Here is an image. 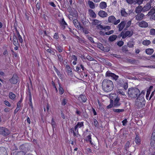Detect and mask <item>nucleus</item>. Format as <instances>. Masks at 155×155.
<instances>
[{"mask_svg": "<svg viewBox=\"0 0 155 155\" xmlns=\"http://www.w3.org/2000/svg\"><path fill=\"white\" fill-rule=\"evenodd\" d=\"M73 23L76 28H79V27H80V28L81 27L80 24L78 23V21L77 19H74L73 20Z\"/></svg>", "mask_w": 155, "mask_h": 155, "instance_id": "nucleus-30", "label": "nucleus"}, {"mask_svg": "<svg viewBox=\"0 0 155 155\" xmlns=\"http://www.w3.org/2000/svg\"><path fill=\"white\" fill-rule=\"evenodd\" d=\"M69 131V132H71V133H73V135L74 136H76L77 135V134H78L76 132V131H75L74 128H71L70 129Z\"/></svg>", "mask_w": 155, "mask_h": 155, "instance_id": "nucleus-41", "label": "nucleus"}, {"mask_svg": "<svg viewBox=\"0 0 155 155\" xmlns=\"http://www.w3.org/2000/svg\"><path fill=\"white\" fill-rule=\"evenodd\" d=\"M98 104L99 109L101 110H103L104 109V108L103 107L102 105L99 101H98Z\"/></svg>", "mask_w": 155, "mask_h": 155, "instance_id": "nucleus-62", "label": "nucleus"}, {"mask_svg": "<svg viewBox=\"0 0 155 155\" xmlns=\"http://www.w3.org/2000/svg\"><path fill=\"white\" fill-rule=\"evenodd\" d=\"M58 90L60 95H62L64 93V89L60 83H58Z\"/></svg>", "mask_w": 155, "mask_h": 155, "instance_id": "nucleus-20", "label": "nucleus"}, {"mask_svg": "<svg viewBox=\"0 0 155 155\" xmlns=\"http://www.w3.org/2000/svg\"><path fill=\"white\" fill-rule=\"evenodd\" d=\"M77 99L78 102L81 103H85L87 101V98L86 96L83 94H81L79 95Z\"/></svg>", "mask_w": 155, "mask_h": 155, "instance_id": "nucleus-11", "label": "nucleus"}, {"mask_svg": "<svg viewBox=\"0 0 155 155\" xmlns=\"http://www.w3.org/2000/svg\"><path fill=\"white\" fill-rule=\"evenodd\" d=\"M144 16V15L143 13H140L137 15L135 16L136 19L137 21L142 20Z\"/></svg>", "mask_w": 155, "mask_h": 155, "instance_id": "nucleus-22", "label": "nucleus"}, {"mask_svg": "<svg viewBox=\"0 0 155 155\" xmlns=\"http://www.w3.org/2000/svg\"><path fill=\"white\" fill-rule=\"evenodd\" d=\"M124 44V42L122 41H120L117 43V45L119 47H121Z\"/></svg>", "mask_w": 155, "mask_h": 155, "instance_id": "nucleus-60", "label": "nucleus"}, {"mask_svg": "<svg viewBox=\"0 0 155 155\" xmlns=\"http://www.w3.org/2000/svg\"><path fill=\"white\" fill-rule=\"evenodd\" d=\"M55 47L59 53L62 52L63 51V47L60 46L58 43L55 45Z\"/></svg>", "mask_w": 155, "mask_h": 155, "instance_id": "nucleus-25", "label": "nucleus"}, {"mask_svg": "<svg viewBox=\"0 0 155 155\" xmlns=\"http://www.w3.org/2000/svg\"><path fill=\"white\" fill-rule=\"evenodd\" d=\"M85 140L87 142H89L91 145H92L94 144L93 143L92 141L91 135V134H90L88 135L85 137Z\"/></svg>", "mask_w": 155, "mask_h": 155, "instance_id": "nucleus-24", "label": "nucleus"}, {"mask_svg": "<svg viewBox=\"0 0 155 155\" xmlns=\"http://www.w3.org/2000/svg\"><path fill=\"white\" fill-rule=\"evenodd\" d=\"M77 38L79 43H84L85 42L83 38H80L79 37H78Z\"/></svg>", "mask_w": 155, "mask_h": 155, "instance_id": "nucleus-63", "label": "nucleus"}, {"mask_svg": "<svg viewBox=\"0 0 155 155\" xmlns=\"http://www.w3.org/2000/svg\"><path fill=\"white\" fill-rule=\"evenodd\" d=\"M89 14L91 17L93 18H95L96 17V15L92 9L89 10Z\"/></svg>", "mask_w": 155, "mask_h": 155, "instance_id": "nucleus-23", "label": "nucleus"}, {"mask_svg": "<svg viewBox=\"0 0 155 155\" xmlns=\"http://www.w3.org/2000/svg\"><path fill=\"white\" fill-rule=\"evenodd\" d=\"M108 22L112 23L114 25H117L120 22V19L116 20L115 17L113 15L109 16L108 18Z\"/></svg>", "mask_w": 155, "mask_h": 155, "instance_id": "nucleus-8", "label": "nucleus"}, {"mask_svg": "<svg viewBox=\"0 0 155 155\" xmlns=\"http://www.w3.org/2000/svg\"><path fill=\"white\" fill-rule=\"evenodd\" d=\"M150 34L151 35H155V29L152 28L150 30Z\"/></svg>", "mask_w": 155, "mask_h": 155, "instance_id": "nucleus-58", "label": "nucleus"}, {"mask_svg": "<svg viewBox=\"0 0 155 155\" xmlns=\"http://www.w3.org/2000/svg\"><path fill=\"white\" fill-rule=\"evenodd\" d=\"M107 7V3L104 2H101L99 4V7L101 9H105Z\"/></svg>", "mask_w": 155, "mask_h": 155, "instance_id": "nucleus-27", "label": "nucleus"}, {"mask_svg": "<svg viewBox=\"0 0 155 155\" xmlns=\"http://www.w3.org/2000/svg\"><path fill=\"white\" fill-rule=\"evenodd\" d=\"M51 124L52 126L53 129L54 130L56 126V124L55 121H54V119L52 118L51 120Z\"/></svg>", "mask_w": 155, "mask_h": 155, "instance_id": "nucleus-42", "label": "nucleus"}, {"mask_svg": "<svg viewBox=\"0 0 155 155\" xmlns=\"http://www.w3.org/2000/svg\"><path fill=\"white\" fill-rule=\"evenodd\" d=\"M94 124L95 127H97L99 126V123L96 119H94Z\"/></svg>", "mask_w": 155, "mask_h": 155, "instance_id": "nucleus-52", "label": "nucleus"}, {"mask_svg": "<svg viewBox=\"0 0 155 155\" xmlns=\"http://www.w3.org/2000/svg\"><path fill=\"white\" fill-rule=\"evenodd\" d=\"M134 45V42L133 41H129L127 43V46L129 48H133Z\"/></svg>", "mask_w": 155, "mask_h": 155, "instance_id": "nucleus-36", "label": "nucleus"}, {"mask_svg": "<svg viewBox=\"0 0 155 155\" xmlns=\"http://www.w3.org/2000/svg\"><path fill=\"white\" fill-rule=\"evenodd\" d=\"M9 81L12 84H15L17 83H19L20 80L19 77L17 74H14L12 77L9 79Z\"/></svg>", "mask_w": 155, "mask_h": 155, "instance_id": "nucleus-7", "label": "nucleus"}, {"mask_svg": "<svg viewBox=\"0 0 155 155\" xmlns=\"http://www.w3.org/2000/svg\"><path fill=\"white\" fill-rule=\"evenodd\" d=\"M80 29L83 30V32L85 34H88L89 33V31L87 29H84V28L82 26L80 28Z\"/></svg>", "mask_w": 155, "mask_h": 155, "instance_id": "nucleus-57", "label": "nucleus"}, {"mask_svg": "<svg viewBox=\"0 0 155 155\" xmlns=\"http://www.w3.org/2000/svg\"><path fill=\"white\" fill-rule=\"evenodd\" d=\"M59 24L62 29L64 30L68 27V25L63 18L58 21Z\"/></svg>", "mask_w": 155, "mask_h": 155, "instance_id": "nucleus-10", "label": "nucleus"}, {"mask_svg": "<svg viewBox=\"0 0 155 155\" xmlns=\"http://www.w3.org/2000/svg\"><path fill=\"white\" fill-rule=\"evenodd\" d=\"M67 101V100L65 98H63L61 102V105L63 106H65L66 104Z\"/></svg>", "mask_w": 155, "mask_h": 155, "instance_id": "nucleus-51", "label": "nucleus"}, {"mask_svg": "<svg viewBox=\"0 0 155 155\" xmlns=\"http://www.w3.org/2000/svg\"><path fill=\"white\" fill-rule=\"evenodd\" d=\"M47 51L49 53L51 54H55V52L54 51L52 50L51 49H48L47 50Z\"/></svg>", "mask_w": 155, "mask_h": 155, "instance_id": "nucleus-61", "label": "nucleus"}, {"mask_svg": "<svg viewBox=\"0 0 155 155\" xmlns=\"http://www.w3.org/2000/svg\"><path fill=\"white\" fill-rule=\"evenodd\" d=\"M136 143L137 144H140V143L141 140L138 135H136L135 139Z\"/></svg>", "mask_w": 155, "mask_h": 155, "instance_id": "nucleus-35", "label": "nucleus"}, {"mask_svg": "<svg viewBox=\"0 0 155 155\" xmlns=\"http://www.w3.org/2000/svg\"><path fill=\"white\" fill-rule=\"evenodd\" d=\"M26 94H27L26 98L28 99L29 101V102H28V104H29V108L30 107L31 110H34V107L32 102L31 93L30 89L28 86V90L26 92Z\"/></svg>", "mask_w": 155, "mask_h": 155, "instance_id": "nucleus-5", "label": "nucleus"}, {"mask_svg": "<svg viewBox=\"0 0 155 155\" xmlns=\"http://www.w3.org/2000/svg\"><path fill=\"white\" fill-rule=\"evenodd\" d=\"M16 34L17 36V38L18 39V41L20 43H22L23 41V39L19 32L18 31H16Z\"/></svg>", "mask_w": 155, "mask_h": 155, "instance_id": "nucleus-28", "label": "nucleus"}, {"mask_svg": "<svg viewBox=\"0 0 155 155\" xmlns=\"http://www.w3.org/2000/svg\"><path fill=\"white\" fill-rule=\"evenodd\" d=\"M151 43L150 41L148 40H144L142 42V44L145 46H148L150 45Z\"/></svg>", "mask_w": 155, "mask_h": 155, "instance_id": "nucleus-33", "label": "nucleus"}, {"mask_svg": "<svg viewBox=\"0 0 155 155\" xmlns=\"http://www.w3.org/2000/svg\"><path fill=\"white\" fill-rule=\"evenodd\" d=\"M100 22V21L97 19H94L92 21V23L94 25H97L98 24H99Z\"/></svg>", "mask_w": 155, "mask_h": 155, "instance_id": "nucleus-44", "label": "nucleus"}, {"mask_svg": "<svg viewBox=\"0 0 155 155\" xmlns=\"http://www.w3.org/2000/svg\"><path fill=\"white\" fill-rule=\"evenodd\" d=\"M57 56L58 57V60L59 62H62L63 58L62 55L61 54H59L57 55Z\"/></svg>", "mask_w": 155, "mask_h": 155, "instance_id": "nucleus-46", "label": "nucleus"}, {"mask_svg": "<svg viewBox=\"0 0 155 155\" xmlns=\"http://www.w3.org/2000/svg\"><path fill=\"white\" fill-rule=\"evenodd\" d=\"M134 30L131 29L130 30H125L124 29L121 32L120 36L123 39H125L126 37H130L133 34Z\"/></svg>", "mask_w": 155, "mask_h": 155, "instance_id": "nucleus-4", "label": "nucleus"}, {"mask_svg": "<svg viewBox=\"0 0 155 155\" xmlns=\"http://www.w3.org/2000/svg\"><path fill=\"white\" fill-rule=\"evenodd\" d=\"M144 98H141V99H140L138 98L136 99L135 101V105L137 107V108H140L143 107L145 105V101H144Z\"/></svg>", "mask_w": 155, "mask_h": 155, "instance_id": "nucleus-6", "label": "nucleus"}, {"mask_svg": "<svg viewBox=\"0 0 155 155\" xmlns=\"http://www.w3.org/2000/svg\"><path fill=\"white\" fill-rule=\"evenodd\" d=\"M59 35L58 32H55L54 33L53 36V38L56 40H58L59 38Z\"/></svg>", "mask_w": 155, "mask_h": 155, "instance_id": "nucleus-50", "label": "nucleus"}, {"mask_svg": "<svg viewBox=\"0 0 155 155\" xmlns=\"http://www.w3.org/2000/svg\"><path fill=\"white\" fill-rule=\"evenodd\" d=\"M88 4L89 6L91 8L94 9L95 8V5L93 2L90 1H88Z\"/></svg>", "mask_w": 155, "mask_h": 155, "instance_id": "nucleus-37", "label": "nucleus"}, {"mask_svg": "<svg viewBox=\"0 0 155 155\" xmlns=\"http://www.w3.org/2000/svg\"><path fill=\"white\" fill-rule=\"evenodd\" d=\"M15 95L12 92H10L9 94V97L12 100H14L15 98Z\"/></svg>", "mask_w": 155, "mask_h": 155, "instance_id": "nucleus-38", "label": "nucleus"}, {"mask_svg": "<svg viewBox=\"0 0 155 155\" xmlns=\"http://www.w3.org/2000/svg\"><path fill=\"white\" fill-rule=\"evenodd\" d=\"M65 71L68 75L72 76L73 75V72L72 71V68L68 64H66L65 65Z\"/></svg>", "mask_w": 155, "mask_h": 155, "instance_id": "nucleus-14", "label": "nucleus"}, {"mask_svg": "<svg viewBox=\"0 0 155 155\" xmlns=\"http://www.w3.org/2000/svg\"><path fill=\"white\" fill-rule=\"evenodd\" d=\"M96 28L100 30H102L104 29V27L102 25H101L100 24H99L96 26Z\"/></svg>", "mask_w": 155, "mask_h": 155, "instance_id": "nucleus-59", "label": "nucleus"}, {"mask_svg": "<svg viewBox=\"0 0 155 155\" xmlns=\"http://www.w3.org/2000/svg\"><path fill=\"white\" fill-rule=\"evenodd\" d=\"M105 76L106 77H111L112 78L116 81L119 78L118 75H116L114 73L111 72L110 71H107L106 73Z\"/></svg>", "mask_w": 155, "mask_h": 155, "instance_id": "nucleus-12", "label": "nucleus"}, {"mask_svg": "<svg viewBox=\"0 0 155 155\" xmlns=\"http://www.w3.org/2000/svg\"><path fill=\"white\" fill-rule=\"evenodd\" d=\"M151 7V5L150 3H148L144 6V8L146 11H148Z\"/></svg>", "mask_w": 155, "mask_h": 155, "instance_id": "nucleus-39", "label": "nucleus"}, {"mask_svg": "<svg viewBox=\"0 0 155 155\" xmlns=\"http://www.w3.org/2000/svg\"><path fill=\"white\" fill-rule=\"evenodd\" d=\"M102 87L104 91L109 92L112 91L114 88L113 82L111 80L104 79L102 84Z\"/></svg>", "mask_w": 155, "mask_h": 155, "instance_id": "nucleus-1", "label": "nucleus"}, {"mask_svg": "<svg viewBox=\"0 0 155 155\" xmlns=\"http://www.w3.org/2000/svg\"><path fill=\"white\" fill-rule=\"evenodd\" d=\"M117 38L116 35H113L110 36L108 38V40L110 41H115Z\"/></svg>", "mask_w": 155, "mask_h": 155, "instance_id": "nucleus-31", "label": "nucleus"}, {"mask_svg": "<svg viewBox=\"0 0 155 155\" xmlns=\"http://www.w3.org/2000/svg\"><path fill=\"white\" fill-rule=\"evenodd\" d=\"M153 87L152 86H150L149 88L148 89L147 91V94H150L151 91L152 89L153 88Z\"/></svg>", "mask_w": 155, "mask_h": 155, "instance_id": "nucleus-54", "label": "nucleus"}, {"mask_svg": "<svg viewBox=\"0 0 155 155\" xmlns=\"http://www.w3.org/2000/svg\"><path fill=\"white\" fill-rule=\"evenodd\" d=\"M154 49L153 48H148L146 49L145 50V52L148 55H151L154 52Z\"/></svg>", "mask_w": 155, "mask_h": 155, "instance_id": "nucleus-26", "label": "nucleus"}, {"mask_svg": "<svg viewBox=\"0 0 155 155\" xmlns=\"http://www.w3.org/2000/svg\"><path fill=\"white\" fill-rule=\"evenodd\" d=\"M53 68L54 70L57 73L58 77L60 78H62V75L60 71L55 66H53Z\"/></svg>", "mask_w": 155, "mask_h": 155, "instance_id": "nucleus-29", "label": "nucleus"}, {"mask_svg": "<svg viewBox=\"0 0 155 155\" xmlns=\"http://www.w3.org/2000/svg\"><path fill=\"white\" fill-rule=\"evenodd\" d=\"M98 15L99 16L102 18L106 17L108 15L107 13L103 10L100 11L98 12Z\"/></svg>", "mask_w": 155, "mask_h": 155, "instance_id": "nucleus-18", "label": "nucleus"}, {"mask_svg": "<svg viewBox=\"0 0 155 155\" xmlns=\"http://www.w3.org/2000/svg\"><path fill=\"white\" fill-rule=\"evenodd\" d=\"M71 59L72 61L74 60L72 62L73 64L74 65H76L78 60L77 56L74 55H72L71 57Z\"/></svg>", "mask_w": 155, "mask_h": 155, "instance_id": "nucleus-19", "label": "nucleus"}, {"mask_svg": "<svg viewBox=\"0 0 155 155\" xmlns=\"http://www.w3.org/2000/svg\"><path fill=\"white\" fill-rule=\"evenodd\" d=\"M126 25V22L125 21H122L118 25V28L119 31L123 30Z\"/></svg>", "mask_w": 155, "mask_h": 155, "instance_id": "nucleus-17", "label": "nucleus"}, {"mask_svg": "<svg viewBox=\"0 0 155 155\" xmlns=\"http://www.w3.org/2000/svg\"><path fill=\"white\" fill-rule=\"evenodd\" d=\"M114 101L112 99H110V104L107 107V109L111 108L112 107L114 104Z\"/></svg>", "mask_w": 155, "mask_h": 155, "instance_id": "nucleus-40", "label": "nucleus"}, {"mask_svg": "<svg viewBox=\"0 0 155 155\" xmlns=\"http://www.w3.org/2000/svg\"><path fill=\"white\" fill-rule=\"evenodd\" d=\"M155 13V9L153 8L151 9L150 11L148 13V14L149 15H153Z\"/></svg>", "mask_w": 155, "mask_h": 155, "instance_id": "nucleus-49", "label": "nucleus"}, {"mask_svg": "<svg viewBox=\"0 0 155 155\" xmlns=\"http://www.w3.org/2000/svg\"><path fill=\"white\" fill-rule=\"evenodd\" d=\"M13 37V43L14 45L15 46H16V45H19L18 41L17 36L15 35H14Z\"/></svg>", "mask_w": 155, "mask_h": 155, "instance_id": "nucleus-21", "label": "nucleus"}, {"mask_svg": "<svg viewBox=\"0 0 155 155\" xmlns=\"http://www.w3.org/2000/svg\"><path fill=\"white\" fill-rule=\"evenodd\" d=\"M118 84L121 87L124 88H118L117 91V93L122 95H125V91L128 87V83L124 81L122 79H120L118 82Z\"/></svg>", "mask_w": 155, "mask_h": 155, "instance_id": "nucleus-3", "label": "nucleus"}, {"mask_svg": "<svg viewBox=\"0 0 155 155\" xmlns=\"http://www.w3.org/2000/svg\"><path fill=\"white\" fill-rule=\"evenodd\" d=\"M127 93L128 97L131 99L137 98L140 95V90L138 88L135 87L129 88Z\"/></svg>", "mask_w": 155, "mask_h": 155, "instance_id": "nucleus-2", "label": "nucleus"}, {"mask_svg": "<svg viewBox=\"0 0 155 155\" xmlns=\"http://www.w3.org/2000/svg\"><path fill=\"white\" fill-rule=\"evenodd\" d=\"M86 36L87 39H88L91 42L93 43H94V42L93 40V38L92 37L90 36L89 35H87Z\"/></svg>", "mask_w": 155, "mask_h": 155, "instance_id": "nucleus-48", "label": "nucleus"}, {"mask_svg": "<svg viewBox=\"0 0 155 155\" xmlns=\"http://www.w3.org/2000/svg\"><path fill=\"white\" fill-rule=\"evenodd\" d=\"M25 153L23 151H20L16 153L15 155H25Z\"/></svg>", "mask_w": 155, "mask_h": 155, "instance_id": "nucleus-56", "label": "nucleus"}, {"mask_svg": "<svg viewBox=\"0 0 155 155\" xmlns=\"http://www.w3.org/2000/svg\"><path fill=\"white\" fill-rule=\"evenodd\" d=\"M121 15L123 16H125L127 14L125 11L124 9L120 11Z\"/></svg>", "mask_w": 155, "mask_h": 155, "instance_id": "nucleus-53", "label": "nucleus"}, {"mask_svg": "<svg viewBox=\"0 0 155 155\" xmlns=\"http://www.w3.org/2000/svg\"><path fill=\"white\" fill-rule=\"evenodd\" d=\"M114 31L112 30L110 31H109L106 32L105 34L106 35H109L112 34L114 33Z\"/></svg>", "mask_w": 155, "mask_h": 155, "instance_id": "nucleus-64", "label": "nucleus"}, {"mask_svg": "<svg viewBox=\"0 0 155 155\" xmlns=\"http://www.w3.org/2000/svg\"><path fill=\"white\" fill-rule=\"evenodd\" d=\"M120 100L119 97H117L115 99L114 101V107H118L121 104L119 102Z\"/></svg>", "mask_w": 155, "mask_h": 155, "instance_id": "nucleus-15", "label": "nucleus"}, {"mask_svg": "<svg viewBox=\"0 0 155 155\" xmlns=\"http://www.w3.org/2000/svg\"><path fill=\"white\" fill-rule=\"evenodd\" d=\"M21 107V104L17 103L16 108L15 109L14 111V114H16L18 112L20 109Z\"/></svg>", "mask_w": 155, "mask_h": 155, "instance_id": "nucleus-34", "label": "nucleus"}, {"mask_svg": "<svg viewBox=\"0 0 155 155\" xmlns=\"http://www.w3.org/2000/svg\"><path fill=\"white\" fill-rule=\"evenodd\" d=\"M138 24L139 26L141 28H146L148 26V23L144 21L138 22Z\"/></svg>", "mask_w": 155, "mask_h": 155, "instance_id": "nucleus-16", "label": "nucleus"}, {"mask_svg": "<svg viewBox=\"0 0 155 155\" xmlns=\"http://www.w3.org/2000/svg\"><path fill=\"white\" fill-rule=\"evenodd\" d=\"M143 9L142 7L141 6H139L136 8L135 12L137 13H139L141 12Z\"/></svg>", "mask_w": 155, "mask_h": 155, "instance_id": "nucleus-32", "label": "nucleus"}, {"mask_svg": "<svg viewBox=\"0 0 155 155\" xmlns=\"http://www.w3.org/2000/svg\"><path fill=\"white\" fill-rule=\"evenodd\" d=\"M155 143V140L151 139L150 144L151 147H153L154 146Z\"/></svg>", "mask_w": 155, "mask_h": 155, "instance_id": "nucleus-55", "label": "nucleus"}, {"mask_svg": "<svg viewBox=\"0 0 155 155\" xmlns=\"http://www.w3.org/2000/svg\"><path fill=\"white\" fill-rule=\"evenodd\" d=\"M51 84L54 88H55L56 92H57L58 91V90L56 85L55 82L53 81H51Z\"/></svg>", "mask_w": 155, "mask_h": 155, "instance_id": "nucleus-47", "label": "nucleus"}, {"mask_svg": "<svg viewBox=\"0 0 155 155\" xmlns=\"http://www.w3.org/2000/svg\"><path fill=\"white\" fill-rule=\"evenodd\" d=\"M10 133V132L8 129L3 127H0V134L6 137L9 135Z\"/></svg>", "mask_w": 155, "mask_h": 155, "instance_id": "nucleus-9", "label": "nucleus"}, {"mask_svg": "<svg viewBox=\"0 0 155 155\" xmlns=\"http://www.w3.org/2000/svg\"><path fill=\"white\" fill-rule=\"evenodd\" d=\"M84 126V122H80L77 123L74 127V131L77 133H78V128H81Z\"/></svg>", "mask_w": 155, "mask_h": 155, "instance_id": "nucleus-13", "label": "nucleus"}, {"mask_svg": "<svg viewBox=\"0 0 155 155\" xmlns=\"http://www.w3.org/2000/svg\"><path fill=\"white\" fill-rule=\"evenodd\" d=\"M131 24V21H128L127 23H126V27L124 29V30H127V28H128L130 25Z\"/></svg>", "mask_w": 155, "mask_h": 155, "instance_id": "nucleus-45", "label": "nucleus"}, {"mask_svg": "<svg viewBox=\"0 0 155 155\" xmlns=\"http://www.w3.org/2000/svg\"><path fill=\"white\" fill-rule=\"evenodd\" d=\"M124 109H113V111L114 112L120 113V112H124Z\"/></svg>", "mask_w": 155, "mask_h": 155, "instance_id": "nucleus-43", "label": "nucleus"}]
</instances>
